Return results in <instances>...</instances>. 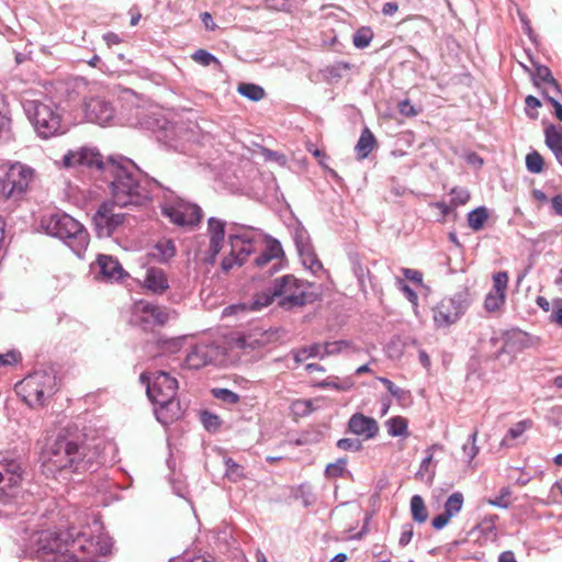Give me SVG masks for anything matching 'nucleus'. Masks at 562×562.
<instances>
[{
    "instance_id": "nucleus-30",
    "label": "nucleus",
    "mask_w": 562,
    "mask_h": 562,
    "mask_svg": "<svg viewBox=\"0 0 562 562\" xmlns=\"http://www.w3.org/2000/svg\"><path fill=\"white\" fill-rule=\"evenodd\" d=\"M535 83L540 86L541 82L550 83L554 89L560 90V85L555 81L552 70L547 66H536L533 72Z\"/></svg>"
},
{
    "instance_id": "nucleus-21",
    "label": "nucleus",
    "mask_w": 562,
    "mask_h": 562,
    "mask_svg": "<svg viewBox=\"0 0 562 562\" xmlns=\"http://www.w3.org/2000/svg\"><path fill=\"white\" fill-rule=\"evenodd\" d=\"M97 263L100 273L108 280H122L127 274L117 258L111 257V255H98Z\"/></svg>"
},
{
    "instance_id": "nucleus-1",
    "label": "nucleus",
    "mask_w": 562,
    "mask_h": 562,
    "mask_svg": "<svg viewBox=\"0 0 562 562\" xmlns=\"http://www.w3.org/2000/svg\"><path fill=\"white\" fill-rule=\"evenodd\" d=\"M101 457L100 440L86 436L58 437L48 449L46 465L56 471L87 472L100 464Z\"/></svg>"
},
{
    "instance_id": "nucleus-56",
    "label": "nucleus",
    "mask_w": 562,
    "mask_h": 562,
    "mask_svg": "<svg viewBox=\"0 0 562 562\" xmlns=\"http://www.w3.org/2000/svg\"><path fill=\"white\" fill-rule=\"evenodd\" d=\"M544 98L553 106L554 116H557V119L559 121H562V103H560V101L555 100V98L549 97V94H544Z\"/></svg>"
},
{
    "instance_id": "nucleus-13",
    "label": "nucleus",
    "mask_w": 562,
    "mask_h": 562,
    "mask_svg": "<svg viewBox=\"0 0 562 562\" xmlns=\"http://www.w3.org/2000/svg\"><path fill=\"white\" fill-rule=\"evenodd\" d=\"M464 312L465 306L460 297H443L434 308V321L439 327L451 326Z\"/></svg>"
},
{
    "instance_id": "nucleus-34",
    "label": "nucleus",
    "mask_w": 562,
    "mask_h": 562,
    "mask_svg": "<svg viewBox=\"0 0 562 562\" xmlns=\"http://www.w3.org/2000/svg\"><path fill=\"white\" fill-rule=\"evenodd\" d=\"M509 274L508 272H497L493 276V288L496 293L503 297V305L506 302V291L508 289Z\"/></svg>"
},
{
    "instance_id": "nucleus-6",
    "label": "nucleus",
    "mask_w": 562,
    "mask_h": 562,
    "mask_svg": "<svg viewBox=\"0 0 562 562\" xmlns=\"http://www.w3.org/2000/svg\"><path fill=\"white\" fill-rule=\"evenodd\" d=\"M274 293L278 304L283 308L302 307L318 299L313 285L295 276H283L274 279Z\"/></svg>"
},
{
    "instance_id": "nucleus-33",
    "label": "nucleus",
    "mask_w": 562,
    "mask_h": 562,
    "mask_svg": "<svg viewBox=\"0 0 562 562\" xmlns=\"http://www.w3.org/2000/svg\"><path fill=\"white\" fill-rule=\"evenodd\" d=\"M386 426L387 432L393 437L407 434L408 424L404 417H392L387 420Z\"/></svg>"
},
{
    "instance_id": "nucleus-58",
    "label": "nucleus",
    "mask_w": 562,
    "mask_h": 562,
    "mask_svg": "<svg viewBox=\"0 0 562 562\" xmlns=\"http://www.w3.org/2000/svg\"><path fill=\"white\" fill-rule=\"evenodd\" d=\"M104 41L106 42L108 46L119 45L121 43L122 38L117 35V33L108 32L103 36Z\"/></svg>"
},
{
    "instance_id": "nucleus-29",
    "label": "nucleus",
    "mask_w": 562,
    "mask_h": 562,
    "mask_svg": "<svg viewBox=\"0 0 562 562\" xmlns=\"http://www.w3.org/2000/svg\"><path fill=\"white\" fill-rule=\"evenodd\" d=\"M237 91L241 93L245 98L250 99V101H260L266 95V90L262 86L254 85V82H241L238 86Z\"/></svg>"
},
{
    "instance_id": "nucleus-51",
    "label": "nucleus",
    "mask_w": 562,
    "mask_h": 562,
    "mask_svg": "<svg viewBox=\"0 0 562 562\" xmlns=\"http://www.w3.org/2000/svg\"><path fill=\"white\" fill-rule=\"evenodd\" d=\"M413 535H414V527L412 526V524H405L401 531V537L398 540L400 544L407 546V543L411 542Z\"/></svg>"
},
{
    "instance_id": "nucleus-28",
    "label": "nucleus",
    "mask_w": 562,
    "mask_h": 562,
    "mask_svg": "<svg viewBox=\"0 0 562 562\" xmlns=\"http://www.w3.org/2000/svg\"><path fill=\"white\" fill-rule=\"evenodd\" d=\"M411 513L414 520L424 524L429 518V512L425 505V501L420 495H414L411 498Z\"/></svg>"
},
{
    "instance_id": "nucleus-24",
    "label": "nucleus",
    "mask_w": 562,
    "mask_h": 562,
    "mask_svg": "<svg viewBox=\"0 0 562 562\" xmlns=\"http://www.w3.org/2000/svg\"><path fill=\"white\" fill-rule=\"evenodd\" d=\"M283 254L282 245L278 239H268L262 252L255 258V263L259 268H263V266H267L272 259L281 258Z\"/></svg>"
},
{
    "instance_id": "nucleus-44",
    "label": "nucleus",
    "mask_w": 562,
    "mask_h": 562,
    "mask_svg": "<svg viewBox=\"0 0 562 562\" xmlns=\"http://www.w3.org/2000/svg\"><path fill=\"white\" fill-rule=\"evenodd\" d=\"M471 200V194L467 189H452L451 191V206L464 205Z\"/></svg>"
},
{
    "instance_id": "nucleus-63",
    "label": "nucleus",
    "mask_w": 562,
    "mask_h": 562,
    "mask_svg": "<svg viewBox=\"0 0 562 562\" xmlns=\"http://www.w3.org/2000/svg\"><path fill=\"white\" fill-rule=\"evenodd\" d=\"M536 303L539 307L542 308V311H550V307H551V303L550 301H548L547 297H543V295H538L537 299H536Z\"/></svg>"
},
{
    "instance_id": "nucleus-53",
    "label": "nucleus",
    "mask_w": 562,
    "mask_h": 562,
    "mask_svg": "<svg viewBox=\"0 0 562 562\" xmlns=\"http://www.w3.org/2000/svg\"><path fill=\"white\" fill-rule=\"evenodd\" d=\"M203 425L207 429L217 428L221 425V420L216 415H212V413H203L202 415Z\"/></svg>"
},
{
    "instance_id": "nucleus-42",
    "label": "nucleus",
    "mask_w": 562,
    "mask_h": 562,
    "mask_svg": "<svg viewBox=\"0 0 562 562\" xmlns=\"http://www.w3.org/2000/svg\"><path fill=\"white\" fill-rule=\"evenodd\" d=\"M243 265V258H238L237 252H234L233 246H231V251L227 255V257H224L222 260V269L224 273H229L231 269L234 268V266H240Z\"/></svg>"
},
{
    "instance_id": "nucleus-11",
    "label": "nucleus",
    "mask_w": 562,
    "mask_h": 562,
    "mask_svg": "<svg viewBox=\"0 0 562 562\" xmlns=\"http://www.w3.org/2000/svg\"><path fill=\"white\" fill-rule=\"evenodd\" d=\"M34 127L44 138L55 135L61 126V119L52 104L35 103L33 112Z\"/></svg>"
},
{
    "instance_id": "nucleus-54",
    "label": "nucleus",
    "mask_w": 562,
    "mask_h": 562,
    "mask_svg": "<svg viewBox=\"0 0 562 562\" xmlns=\"http://www.w3.org/2000/svg\"><path fill=\"white\" fill-rule=\"evenodd\" d=\"M379 379L392 395H395V397H401L403 391L401 390V387L396 386L395 382L391 381V379L387 378Z\"/></svg>"
},
{
    "instance_id": "nucleus-17",
    "label": "nucleus",
    "mask_w": 562,
    "mask_h": 562,
    "mask_svg": "<svg viewBox=\"0 0 562 562\" xmlns=\"http://www.w3.org/2000/svg\"><path fill=\"white\" fill-rule=\"evenodd\" d=\"M83 111L87 120L93 123L105 124L114 116V108L104 98L92 97L83 101Z\"/></svg>"
},
{
    "instance_id": "nucleus-61",
    "label": "nucleus",
    "mask_w": 562,
    "mask_h": 562,
    "mask_svg": "<svg viewBox=\"0 0 562 562\" xmlns=\"http://www.w3.org/2000/svg\"><path fill=\"white\" fill-rule=\"evenodd\" d=\"M551 204L554 212L562 215V195H554L551 200Z\"/></svg>"
},
{
    "instance_id": "nucleus-43",
    "label": "nucleus",
    "mask_w": 562,
    "mask_h": 562,
    "mask_svg": "<svg viewBox=\"0 0 562 562\" xmlns=\"http://www.w3.org/2000/svg\"><path fill=\"white\" fill-rule=\"evenodd\" d=\"M321 345H312L307 349H300L294 352V359L296 363L307 360L310 357H317L321 353Z\"/></svg>"
},
{
    "instance_id": "nucleus-50",
    "label": "nucleus",
    "mask_w": 562,
    "mask_h": 562,
    "mask_svg": "<svg viewBox=\"0 0 562 562\" xmlns=\"http://www.w3.org/2000/svg\"><path fill=\"white\" fill-rule=\"evenodd\" d=\"M306 150H308L318 160L321 166H326L324 161L327 157V154L324 153V150L318 149V147L311 143V140L306 143Z\"/></svg>"
},
{
    "instance_id": "nucleus-8",
    "label": "nucleus",
    "mask_w": 562,
    "mask_h": 562,
    "mask_svg": "<svg viewBox=\"0 0 562 562\" xmlns=\"http://www.w3.org/2000/svg\"><path fill=\"white\" fill-rule=\"evenodd\" d=\"M33 179V168H30V166L22 165V162H13V165L9 166L4 175V200L24 193V191L27 190Z\"/></svg>"
},
{
    "instance_id": "nucleus-20",
    "label": "nucleus",
    "mask_w": 562,
    "mask_h": 562,
    "mask_svg": "<svg viewBox=\"0 0 562 562\" xmlns=\"http://www.w3.org/2000/svg\"><path fill=\"white\" fill-rule=\"evenodd\" d=\"M143 286L151 293H164L169 286L168 276L164 272L162 268H147Z\"/></svg>"
},
{
    "instance_id": "nucleus-18",
    "label": "nucleus",
    "mask_w": 562,
    "mask_h": 562,
    "mask_svg": "<svg viewBox=\"0 0 562 562\" xmlns=\"http://www.w3.org/2000/svg\"><path fill=\"white\" fill-rule=\"evenodd\" d=\"M464 505V495L461 492L451 493L448 499L443 504V512L431 520V526L437 530L446 527L452 517H456L461 512Z\"/></svg>"
},
{
    "instance_id": "nucleus-40",
    "label": "nucleus",
    "mask_w": 562,
    "mask_h": 562,
    "mask_svg": "<svg viewBox=\"0 0 562 562\" xmlns=\"http://www.w3.org/2000/svg\"><path fill=\"white\" fill-rule=\"evenodd\" d=\"M214 397L220 398L223 403L236 404L240 401V396L234 391L226 390V387H214L212 390Z\"/></svg>"
},
{
    "instance_id": "nucleus-47",
    "label": "nucleus",
    "mask_w": 562,
    "mask_h": 562,
    "mask_svg": "<svg viewBox=\"0 0 562 562\" xmlns=\"http://www.w3.org/2000/svg\"><path fill=\"white\" fill-rule=\"evenodd\" d=\"M192 58L193 60L202 65H210L212 64V61L216 60V57H214V55L210 54V52L203 50V48H200V50L194 52Z\"/></svg>"
},
{
    "instance_id": "nucleus-62",
    "label": "nucleus",
    "mask_w": 562,
    "mask_h": 562,
    "mask_svg": "<svg viewBox=\"0 0 562 562\" xmlns=\"http://www.w3.org/2000/svg\"><path fill=\"white\" fill-rule=\"evenodd\" d=\"M497 562H518L513 551H503Z\"/></svg>"
},
{
    "instance_id": "nucleus-38",
    "label": "nucleus",
    "mask_w": 562,
    "mask_h": 562,
    "mask_svg": "<svg viewBox=\"0 0 562 562\" xmlns=\"http://www.w3.org/2000/svg\"><path fill=\"white\" fill-rule=\"evenodd\" d=\"M348 464V459L340 458L337 459L334 463H330L325 469V474L328 477H341V475L346 474V467Z\"/></svg>"
},
{
    "instance_id": "nucleus-52",
    "label": "nucleus",
    "mask_w": 562,
    "mask_h": 562,
    "mask_svg": "<svg viewBox=\"0 0 562 562\" xmlns=\"http://www.w3.org/2000/svg\"><path fill=\"white\" fill-rule=\"evenodd\" d=\"M525 103H526L527 113L529 114V116L537 117L538 112H531V109L540 108V105L542 104L541 101L538 100V98L532 97V94H529V97L526 98Z\"/></svg>"
},
{
    "instance_id": "nucleus-55",
    "label": "nucleus",
    "mask_w": 562,
    "mask_h": 562,
    "mask_svg": "<svg viewBox=\"0 0 562 562\" xmlns=\"http://www.w3.org/2000/svg\"><path fill=\"white\" fill-rule=\"evenodd\" d=\"M403 274L408 280L414 281V283H423V273L419 270H415V268H404Z\"/></svg>"
},
{
    "instance_id": "nucleus-46",
    "label": "nucleus",
    "mask_w": 562,
    "mask_h": 562,
    "mask_svg": "<svg viewBox=\"0 0 562 562\" xmlns=\"http://www.w3.org/2000/svg\"><path fill=\"white\" fill-rule=\"evenodd\" d=\"M21 360V353L15 352V350H9V352L0 353V367H5V364L19 363V361Z\"/></svg>"
},
{
    "instance_id": "nucleus-5",
    "label": "nucleus",
    "mask_w": 562,
    "mask_h": 562,
    "mask_svg": "<svg viewBox=\"0 0 562 562\" xmlns=\"http://www.w3.org/2000/svg\"><path fill=\"white\" fill-rule=\"evenodd\" d=\"M42 225L47 234L61 238L68 246L80 252L89 243V233L83 224L68 214H50L43 217Z\"/></svg>"
},
{
    "instance_id": "nucleus-57",
    "label": "nucleus",
    "mask_w": 562,
    "mask_h": 562,
    "mask_svg": "<svg viewBox=\"0 0 562 562\" xmlns=\"http://www.w3.org/2000/svg\"><path fill=\"white\" fill-rule=\"evenodd\" d=\"M402 292L405 293L406 297L412 302V304H417L418 302V294L414 291V289L409 288L407 283L402 284Z\"/></svg>"
},
{
    "instance_id": "nucleus-22",
    "label": "nucleus",
    "mask_w": 562,
    "mask_h": 562,
    "mask_svg": "<svg viewBox=\"0 0 562 562\" xmlns=\"http://www.w3.org/2000/svg\"><path fill=\"white\" fill-rule=\"evenodd\" d=\"M544 144L552 150L555 159L562 166V125L549 123L544 127Z\"/></svg>"
},
{
    "instance_id": "nucleus-49",
    "label": "nucleus",
    "mask_w": 562,
    "mask_h": 562,
    "mask_svg": "<svg viewBox=\"0 0 562 562\" xmlns=\"http://www.w3.org/2000/svg\"><path fill=\"white\" fill-rule=\"evenodd\" d=\"M337 446L342 450H361L362 443L357 439H339Z\"/></svg>"
},
{
    "instance_id": "nucleus-15",
    "label": "nucleus",
    "mask_w": 562,
    "mask_h": 562,
    "mask_svg": "<svg viewBox=\"0 0 562 562\" xmlns=\"http://www.w3.org/2000/svg\"><path fill=\"white\" fill-rule=\"evenodd\" d=\"M124 214L115 211L112 204H102L93 216V223L98 229L100 237H109L120 225L123 224Z\"/></svg>"
},
{
    "instance_id": "nucleus-2",
    "label": "nucleus",
    "mask_w": 562,
    "mask_h": 562,
    "mask_svg": "<svg viewBox=\"0 0 562 562\" xmlns=\"http://www.w3.org/2000/svg\"><path fill=\"white\" fill-rule=\"evenodd\" d=\"M94 548L92 539L85 536L70 539L67 532L44 531L36 542L38 558L48 562H92Z\"/></svg>"
},
{
    "instance_id": "nucleus-48",
    "label": "nucleus",
    "mask_w": 562,
    "mask_h": 562,
    "mask_svg": "<svg viewBox=\"0 0 562 562\" xmlns=\"http://www.w3.org/2000/svg\"><path fill=\"white\" fill-rule=\"evenodd\" d=\"M397 108L398 112L404 116H417L418 114V110L415 104L411 103L409 100L400 101Z\"/></svg>"
},
{
    "instance_id": "nucleus-9",
    "label": "nucleus",
    "mask_w": 562,
    "mask_h": 562,
    "mask_svg": "<svg viewBox=\"0 0 562 562\" xmlns=\"http://www.w3.org/2000/svg\"><path fill=\"white\" fill-rule=\"evenodd\" d=\"M170 317V311L158 304L148 303L145 299L136 301L132 306V321L144 327L165 326Z\"/></svg>"
},
{
    "instance_id": "nucleus-26",
    "label": "nucleus",
    "mask_w": 562,
    "mask_h": 562,
    "mask_svg": "<svg viewBox=\"0 0 562 562\" xmlns=\"http://www.w3.org/2000/svg\"><path fill=\"white\" fill-rule=\"evenodd\" d=\"M376 145V137L369 128H364L356 145V155L358 159H366Z\"/></svg>"
},
{
    "instance_id": "nucleus-32",
    "label": "nucleus",
    "mask_w": 562,
    "mask_h": 562,
    "mask_svg": "<svg viewBox=\"0 0 562 562\" xmlns=\"http://www.w3.org/2000/svg\"><path fill=\"white\" fill-rule=\"evenodd\" d=\"M374 36L373 30L362 26L353 33L352 44L356 48H367Z\"/></svg>"
},
{
    "instance_id": "nucleus-37",
    "label": "nucleus",
    "mask_w": 562,
    "mask_h": 562,
    "mask_svg": "<svg viewBox=\"0 0 562 562\" xmlns=\"http://www.w3.org/2000/svg\"><path fill=\"white\" fill-rule=\"evenodd\" d=\"M156 249L158 251L156 252V256H158V258L161 259V261H167V259L172 258V256H175L177 252V248L173 241H170V239L159 241L156 245Z\"/></svg>"
},
{
    "instance_id": "nucleus-7",
    "label": "nucleus",
    "mask_w": 562,
    "mask_h": 562,
    "mask_svg": "<svg viewBox=\"0 0 562 562\" xmlns=\"http://www.w3.org/2000/svg\"><path fill=\"white\" fill-rule=\"evenodd\" d=\"M55 378L47 372H34L16 384V392L31 407L44 406L47 397L55 392Z\"/></svg>"
},
{
    "instance_id": "nucleus-59",
    "label": "nucleus",
    "mask_w": 562,
    "mask_h": 562,
    "mask_svg": "<svg viewBox=\"0 0 562 562\" xmlns=\"http://www.w3.org/2000/svg\"><path fill=\"white\" fill-rule=\"evenodd\" d=\"M398 10L397 2H384L382 5V12L384 15H393Z\"/></svg>"
},
{
    "instance_id": "nucleus-36",
    "label": "nucleus",
    "mask_w": 562,
    "mask_h": 562,
    "mask_svg": "<svg viewBox=\"0 0 562 562\" xmlns=\"http://www.w3.org/2000/svg\"><path fill=\"white\" fill-rule=\"evenodd\" d=\"M513 490L510 486H503L499 490V494L495 498H490L487 503L493 506H499L501 508H508L512 504Z\"/></svg>"
},
{
    "instance_id": "nucleus-27",
    "label": "nucleus",
    "mask_w": 562,
    "mask_h": 562,
    "mask_svg": "<svg viewBox=\"0 0 562 562\" xmlns=\"http://www.w3.org/2000/svg\"><path fill=\"white\" fill-rule=\"evenodd\" d=\"M274 299H277V295L274 294L273 280L270 289H267L266 291L262 292H257V294L254 295L252 300L249 303V308L251 311H259V308L268 307V305H270Z\"/></svg>"
},
{
    "instance_id": "nucleus-12",
    "label": "nucleus",
    "mask_w": 562,
    "mask_h": 562,
    "mask_svg": "<svg viewBox=\"0 0 562 562\" xmlns=\"http://www.w3.org/2000/svg\"><path fill=\"white\" fill-rule=\"evenodd\" d=\"M63 165L65 167H95L105 172L106 162H104L101 153L93 149V147H78V149H71L64 154Z\"/></svg>"
},
{
    "instance_id": "nucleus-41",
    "label": "nucleus",
    "mask_w": 562,
    "mask_h": 562,
    "mask_svg": "<svg viewBox=\"0 0 562 562\" xmlns=\"http://www.w3.org/2000/svg\"><path fill=\"white\" fill-rule=\"evenodd\" d=\"M349 344L346 340H339V341H326V344L321 345V357H324V355H336L340 353V351L344 350V348H348Z\"/></svg>"
},
{
    "instance_id": "nucleus-64",
    "label": "nucleus",
    "mask_w": 562,
    "mask_h": 562,
    "mask_svg": "<svg viewBox=\"0 0 562 562\" xmlns=\"http://www.w3.org/2000/svg\"><path fill=\"white\" fill-rule=\"evenodd\" d=\"M551 319L562 327V306L557 307L554 313L551 315Z\"/></svg>"
},
{
    "instance_id": "nucleus-16",
    "label": "nucleus",
    "mask_w": 562,
    "mask_h": 562,
    "mask_svg": "<svg viewBox=\"0 0 562 562\" xmlns=\"http://www.w3.org/2000/svg\"><path fill=\"white\" fill-rule=\"evenodd\" d=\"M221 355H223V351L218 345L198 344L189 350L184 363L189 368H201L217 360Z\"/></svg>"
},
{
    "instance_id": "nucleus-60",
    "label": "nucleus",
    "mask_w": 562,
    "mask_h": 562,
    "mask_svg": "<svg viewBox=\"0 0 562 562\" xmlns=\"http://www.w3.org/2000/svg\"><path fill=\"white\" fill-rule=\"evenodd\" d=\"M305 370L308 373H324L326 369L324 366H319V363H306Z\"/></svg>"
},
{
    "instance_id": "nucleus-4",
    "label": "nucleus",
    "mask_w": 562,
    "mask_h": 562,
    "mask_svg": "<svg viewBox=\"0 0 562 562\" xmlns=\"http://www.w3.org/2000/svg\"><path fill=\"white\" fill-rule=\"evenodd\" d=\"M105 176H110L111 194L120 206L140 205L147 200L148 193L135 175L131 173L121 162L110 159L105 162Z\"/></svg>"
},
{
    "instance_id": "nucleus-25",
    "label": "nucleus",
    "mask_w": 562,
    "mask_h": 562,
    "mask_svg": "<svg viewBox=\"0 0 562 562\" xmlns=\"http://www.w3.org/2000/svg\"><path fill=\"white\" fill-rule=\"evenodd\" d=\"M535 425V422L531 420V418H526L525 420L517 422L516 424L512 425V427L508 428L507 432L502 439L503 445H507V447H510V445H514L518 438L524 437L525 432L528 431V429L532 428Z\"/></svg>"
},
{
    "instance_id": "nucleus-10",
    "label": "nucleus",
    "mask_w": 562,
    "mask_h": 562,
    "mask_svg": "<svg viewBox=\"0 0 562 562\" xmlns=\"http://www.w3.org/2000/svg\"><path fill=\"white\" fill-rule=\"evenodd\" d=\"M161 212L177 225H196L202 220L201 207L182 199L167 202L162 205Z\"/></svg>"
},
{
    "instance_id": "nucleus-39",
    "label": "nucleus",
    "mask_w": 562,
    "mask_h": 562,
    "mask_svg": "<svg viewBox=\"0 0 562 562\" xmlns=\"http://www.w3.org/2000/svg\"><path fill=\"white\" fill-rule=\"evenodd\" d=\"M504 307L503 297L501 294H496L494 288L485 295L484 308L487 312H498Z\"/></svg>"
},
{
    "instance_id": "nucleus-23",
    "label": "nucleus",
    "mask_w": 562,
    "mask_h": 562,
    "mask_svg": "<svg viewBox=\"0 0 562 562\" xmlns=\"http://www.w3.org/2000/svg\"><path fill=\"white\" fill-rule=\"evenodd\" d=\"M229 243L233 246V252L237 254V258H243V262L254 252V237L248 233L233 234L229 236Z\"/></svg>"
},
{
    "instance_id": "nucleus-35",
    "label": "nucleus",
    "mask_w": 562,
    "mask_h": 562,
    "mask_svg": "<svg viewBox=\"0 0 562 562\" xmlns=\"http://www.w3.org/2000/svg\"><path fill=\"white\" fill-rule=\"evenodd\" d=\"M526 167L530 172H542L544 167L543 156L538 150H532L526 156Z\"/></svg>"
},
{
    "instance_id": "nucleus-3",
    "label": "nucleus",
    "mask_w": 562,
    "mask_h": 562,
    "mask_svg": "<svg viewBox=\"0 0 562 562\" xmlns=\"http://www.w3.org/2000/svg\"><path fill=\"white\" fill-rule=\"evenodd\" d=\"M139 379L146 383L148 397L158 406L156 413L160 422H172L181 416V406L177 401L179 382L176 378L168 372L159 371L153 376L148 372H142Z\"/></svg>"
},
{
    "instance_id": "nucleus-45",
    "label": "nucleus",
    "mask_w": 562,
    "mask_h": 562,
    "mask_svg": "<svg viewBox=\"0 0 562 562\" xmlns=\"http://www.w3.org/2000/svg\"><path fill=\"white\" fill-rule=\"evenodd\" d=\"M5 474L8 475V482L11 486H15L22 480V470L20 464L11 463L5 469Z\"/></svg>"
},
{
    "instance_id": "nucleus-14",
    "label": "nucleus",
    "mask_w": 562,
    "mask_h": 562,
    "mask_svg": "<svg viewBox=\"0 0 562 562\" xmlns=\"http://www.w3.org/2000/svg\"><path fill=\"white\" fill-rule=\"evenodd\" d=\"M226 223L221 218L211 217L207 220L209 246L203 252L201 259L209 265H214L216 256L224 247Z\"/></svg>"
},
{
    "instance_id": "nucleus-31",
    "label": "nucleus",
    "mask_w": 562,
    "mask_h": 562,
    "mask_svg": "<svg viewBox=\"0 0 562 562\" xmlns=\"http://www.w3.org/2000/svg\"><path fill=\"white\" fill-rule=\"evenodd\" d=\"M488 213L486 207H477L471 211L468 215V224L473 231H481L483 228Z\"/></svg>"
},
{
    "instance_id": "nucleus-19",
    "label": "nucleus",
    "mask_w": 562,
    "mask_h": 562,
    "mask_svg": "<svg viewBox=\"0 0 562 562\" xmlns=\"http://www.w3.org/2000/svg\"><path fill=\"white\" fill-rule=\"evenodd\" d=\"M349 430L363 438L376 437L379 424L373 417H367L363 413H353L348 420Z\"/></svg>"
}]
</instances>
